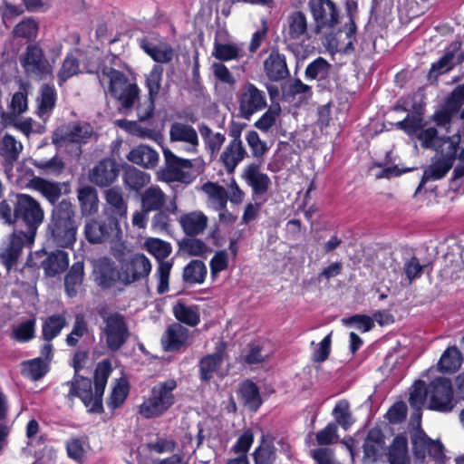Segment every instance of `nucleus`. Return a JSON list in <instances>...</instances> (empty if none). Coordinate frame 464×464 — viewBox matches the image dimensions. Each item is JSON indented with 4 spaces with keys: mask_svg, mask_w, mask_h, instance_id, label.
<instances>
[{
    "mask_svg": "<svg viewBox=\"0 0 464 464\" xmlns=\"http://www.w3.org/2000/svg\"><path fill=\"white\" fill-rule=\"evenodd\" d=\"M452 165L444 161L441 159L437 158L432 163L428 166L423 172L421 181L416 190L418 193L422 186L430 180H438L442 179L451 169Z\"/></svg>",
    "mask_w": 464,
    "mask_h": 464,
    "instance_id": "obj_46",
    "label": "nucleus"
},
{
    "mask_svg": "<svg viewBox=\"0 0 464 464\" xmlns=\"http://www.w3.org/2000/svg\"><path fill=\"white\" fill-rule=\"evenodd\" d=\"M428 400V387L423 381H416L410 392L409 402L413 412L411 417L410 426L412 435H426L420 429L421 408Z\"/></svg>",
    "mask_w": 464,
    "mask_h": 464,
    "instance_id": "obj_23",
    "label": "nucleus"
},
{
    "mask_svg": "<svg viewBox=\"0 0 464 464\" xmlns=\"http://www.w3.org/2000/svg\"><path fill=\"white\" fill-rule=\"evenodd\" d=\"M84 234L92 244L110 242L119 238L121 227L119 220L107 217L106 219H91L85 224Z\"/></svg>",
    "mask_w": 464,
    "mask_h": 464,
    "instance_id": "obj_17",
    "label": "nucleus"
},
{
    "mask_svg": "<svg viewBox=\"0 0 464 464\" xmlns=\"http://www.w3.org/2000/svg\"><path fill=\"white\" fill-rule=\"evenodd\" d=\"M90 449L87 437H73L66 443L68 457L80 464L85 460Z\"/></svg>",
    "mask_w": 464,
    "mask_h": 464,
    "instance_id": "obj_47",
    "label": "nucleus"
},
{
    "mask_svg": "<svg viewBox=\"0 0 464 464\" xmlns=\"http://www.w3.org/2000/svg\"><path fill=\"white\" fill-rule=\"evenodd\" d=\"M106 207L104 214L109 218H115L117 220L126 218L128 204L123 198L120 188H111L105 191Z\"/></svg>",
    "mask_w": 464,
    "mask_h": 464,
    "instance_id": "obj_29",
    "label": "nucleus"
},
{
    "mask_svg": "<svg viewBox=\"0 0 464 464\" xmlns=\"http://www.w3.org/2000/svg\"><path fill=\"white\" fill-rule=\"evenodd\" d=\"M127 159L134 164L152 169L159 162V154L147 145H140L129 152Z\"/></svg>",
    "mask_w": 464,
    "mask_h": 464,
    "instance_id": "obj_35",
    "label": "nucleus"
},
{
    "mask_svg": "<svg viewBox=\"0 0 464 464\" xmlns=\"http://www.w3.org/2000/svg\"><path fill=\"white\" fill-rule=\"evenodd\" d=\"M150 271V259L144 254L136 253L121 261L118 278L121 283L130 285L146 278Z\"/></svg>",
    "mask_w": 464,
    "mask_h": 464,
    "instance_id": "obj_15",
    "label": "nucleus"
},
{
    "mask_svg": "<svg viewBox=\"0 0 464 464\" xmlns=\"http://www.w3.org/2000/svg\"><path fill=\"white\" fill-rule=\"evenodd\" d=\"M308 8L314 22L316 33L334 29L340 20V10L333 0H309Z\"/></svg>",
    "mask_w": 464,
    "mask_h": 464,
    "instance_id": "obj_13",
    "label": "nucleus"
},
{
    "mask_svg": "<svg viewBox=\"0 0 464 464\" xmlns=\"http://www.w3.org/2000/svg\"><path fill=\"white\" fill-rule=\"evenodd\" d=\"M38 32V22L34 18H24L14 27L11 34L14 40L29 44L35 41Z\"/></svg>",
    "mask_w": 464,
    "mask_h": 464,
    "instance_id": "obj_37",
    "label": "nucleus"
},
{
    "mask_svg": "<svg viewBox=\"0 0 464 464\" xmlns=\"http://www.w3.org/2000/svg\"><path fill=\"white\" fill-rule=\"evenodd\" d=\"M201 189L208 195L211 206L216 210H224L226 208L228 195L222 186L208 181L202 186Z\"/></svg>",
    "mask_w": 464,
    "mask_h": 464,
    "instance_id": "obj_44",
    "label": "nucleus"
},
{
    "mask_svg": "<svg viewBox=\"0 0 464 464\" xmlns=\"http://www.w3.org/2000/svg\"><path fill=\"white\" fill-rule=\"evenodd\" d=\"M176 381L169 379L155 385L150 397L140 406V413L144 418H156L162 415L174 404L173 391Z\"/></svg>",
    "mask_w": 464,
    "mask_h": 464,
    "instance_id": "obj_6",
    "label": "nucleus"
},
{
    "mask_svg": "<svg viewBox=\"0 0 464 464\" xmlns=\"http://www.w3.org/2000/svg\"><path fill=\"white\" fill-rule=\"evenodd\" d=\"M165 166L161 170L162 179L167 182H181L188 184L195 179L191 169L193 163L190 160L175 155L169 149H163Z\"/></svg>",
    "mask_w": 464,
    "mask_h": 464,
    "instance_id": "obj_11",
    "label": "nucleus"
},
{
    "mask_svg": "<svg viewBox=\"0 0 464 464\" xmlns=\"http://www.w3.org/2000/svg\"><path fill=\"white\" fill-rule=\"evenodd\" d=\"M283 36L285 42L289 44H302L308 39V22L304 13L297 10L288 14Z\"/></svg>",
    "mask_w": 464,
    "mask_h": 464,
    "instance_id": "obj_21",
    "label": "nucleus"
},
{
    "mask_svg": "<svg viewBox=\"0 0 464 464\" xmlns=\"http://www.w3.org/2000/svg\"><path fill=\"white\" fill-rule=\"evenodd\" d=\"M140 48L156 63H168L174 57V50L168 43L153 44L146 39L140 42Z\"/></svg>",
    "mask_w": 464,
    "mask_h": 464,
    "instance_id": "obj_34",
    "label": "nucleus"
},
{
    "mask_svg": "<svg viewBox=\"0 0 464 464\" xmlns=\"http://www.w3.org/2000/svg\"><path fill=\"white\" fill-rule=\"evenodd\" d=\"M49 240L59 247H69L76 241L77 223L73 205L63 199L52 210L47 226Z\"/></svg>",
    "mask_w": 464,
    "mask_h": 464,
    "instance_id": "obj_2",
    "label": "nucleus"
},
{
    "mask_svg": "<svg viewBox=\"0 0 464 464\" xmlns=\"http://www.w3.org/2000/svg\"><path fill=\"white\" fill-rule=\"evenodd\" d=\"M118 176L115 162L111 160L100 161L90 172V180L100 187H105L112 183Z\"/></svg>",
    "mask_w": 464,
    "mask_h": 464,
    "instance_id": "obj_31",
    "label": "nucleus"
},
{
    "mask_svg": "<svg viewBox=\"0 0 464 464\" xmlns=\"http://www.w3.org/2000/svg\"><path fill=\"white\" fill-rule=\"evenodd\" d=\"M84 275V266L82 262L74 263L65 276V289L69 296H74L77 294V288L82 285Z\"/></svg>",
    "mask_w": 464,
    "mask_h": 464,
    "instance_id": "obj_49",
    "label": "nucleus"
},
{
    "mask_svg": "<svg viewBox=\"0 0 464 464\" xmlns=\"http://www.w3.org/2000/svg\"><path fill=\"white\" fill-rule=\"evenodd\" d=\"M459 143V135H453L450 138H441L435 149L439 155L438 158L453 165L454 160L457 159Z\"/></svg>",
    "mask_w": 464,
    "mask_h": 464,
    "instance_id": "obj_42",
    "label": "nucleus"
},
{
    "mask_svg": "<svg viewBox=\"0 0 464 464\" xmlns=\"http://www.w3.org/2000/svg\"><path fill=\"white\" fill-rule=\"evenodd\" d=\"M102 324L100 326V338L104 342L106 347L116 352L121 349L130 338V329L125 317L118 312H107L105 310L99 313Z\"/></svg>",
    "mask_w": 464,
    "mask_h": 464,
    "instance_id": "obj_3",
    "label": "nucleus"
},
{
    "mask_svg": "<svg viewBox=\"0 0 464 464\" xmlns=\"http://www.w3.org/2000/svg\"><path fill=\"white\" fill-rule=\"evenodd\" d=\"M463 59L464 56L460 51V43H452L443 56L431 64V68L429 72V79H437L439 75L448 72L454 66L460 63Z\"/></svg>",
    "mask_w": 464,
    "mask_h": 464,
    "instance_id": "obj_26",
    "label": "nucleus"
},
{
    "mask_svg": "<svg viewBox=\"0 0 464 464\" xmlns=\"http://www.w3.org/2000/svg\"><path fill=\"white\" fill-rule=\"evenodd\" d=\"M88 332V324L82 314H77L73 323L72 332L66 337V343L69 346H75L80 338L84 336Z\"/></svg>",
    "mask_w": 464,
    "mask_h": 464,
    "instance_id": "obj_64",
    "label": "nucleus"
},
{
    "mask_svg": "<svg viewBox=\"0 0 464 464\" xmlns=\"http://www.w3.org/2000/svg\"><path fill=\"white\" fill-rule=\"evenodd\" d=\"M390 464H408V450L406 437H394L389 449Z\"/></svg>",
    "mask_w": 464,
    "mask_h": 464,
    "instance_id": "obj_51",
    "label": "nucleus"
},
{
    "mask_svg": "<svg viewBox=\"0 0 464 464\" xmlns=\"http://www.w3.org/2000/svg\"><path fill=\"white\" fill-rule=\"evenodd\" d=\"M162 75L163 68L159 64H155L146 75V87L150 97L157 98L159 95L161 89Z\"/></svg>",
    "mask_w": 464,
    "mask_h": 464,
    "instance_id": "obj_60",
    "label": "nucleus"
},
{
    "mask_svg": "<svg viewBox=\"0 0 464 464\" xmlns=\"http://www.w3.org/2000/svg\"><path fill=\"white\" fill-rule=\"evenodd\" d=\"M93 134L92 127L87 122H72L58 128L53 134V143L58 148L68 143H86Z\"/></svg>",
    "mask_w": 464,
    "mask_h": 464,
    "instance_id": "obj_18",
    "label": "nucleus"
},
{
    "mask_svg": "<svg viewBox=\"0 0 464 464\" xmlns=\"http://www.w3.org/2000/svg\"><path fill=\"white\" fill-rule=\"evenodd\" d=\"M182 231L189 237L203 234L208 223V217L199 210L182 214L179 218Z\"/></svg>",
    "mask_w": 464,
    "mask_h": 464,
    "instance_id": "obj_30",
    "label": "nucleus"
},
{
    "mask_svg": "<svg viewBox=\"0 0 464 464\" xmlns=\"http://www.w3.org/2000/svg\"><path fill=\"white\" fill-rule=\"evenodd\" d=\"M36 258L42 259L40 266L44 269L45 276L50 277L63 273L69 266L68 253L63 250H55L51 253L38 250L30 255L26 265L31 267L37 266Z\"/></svg>",
    "mask_w": 464,
    "mask_h": 464,
    "instance_id": "obj_16",
    "label": "nucleus"
},
{
    "mask_svg": "<svg viewBox=\"0 0 464 464\" xmlns=\"http://www.w3.org/2000/svg\"><path fill=\"white\" fill-rule=\"evenodd\" d=\"M200 135L206 147L212 152L219 151L222 145L226 141V137L220 132L213 131L209 127L203 125L199 128Z\"/></svg>",
    "mask_w": 464,
    "mask_h": 464,
    "instance_id": "obj_59",
    "label": "nucleus"
},
{
    "mask_svg": "<svg viewBox=\"0 0 464 464\" xmlns=\"http://www.w3.org/2000/svg\"><path fill=\"white\" fill-rule=\"evenodd\" d=\"M95 281L103 288L112 286L118 276L114 264L111 259L103 257L98 260L95 270Z\"/></svg>",
    "mask_w": 464,
    "mask_h": 464,
    "instance_id": "obj_36",
    "label": "nucleus"
},
{
    "mask_svg": "<svg viewBox=\"0 0 464 464\" xmlns=\"http://www.w3.org/2000/svg\"><path fill=\"white\" fill-rule=\"evenodd\" d=\"M143 246L159 262L155 274L159 281L157 290L159 294H164L169 290V274L173 265L171 261L165 259L171 254L172 246L169 242L157 237H148Z\"/></svg>",
    "mask_w": 464,
    "mask_h": 464,
    "instance_id": "obj_8",
    "label": "nucleus"
},
{
    "mask_svg": "<svg viewBox=\"0 0 464 464\" xmlns=\"http://www.w3.org/2000/svg\"><path fill=\"white\" fill-rule=\"evenodd\" d=\"M207 275V267L202 261L192 260L183 271V279L189 284H201L204 282Z\"/></svg>",
    "mask_w": 464,
    "mask_h": 464,
    "instance_id": "obj_54",
    "label": "nucleus"
},
{
    "mask_svg": "<svg viewBox=\"0 0 464 464\" xmlns=\"http://www.w3.org/2000/svg\"><path fill=\"white\" fill-rule=\"evenodd\" d=\"M15 198L17 224L24 226V232L29 234V237H36L37 230L44 219V211L41 204L24 193L16 194Z\"/></svg>",
    "mask_w": 464,
    "mask_h": 464,
    "instance_id": "obj_7",
    "label": "nucleus"
},
{
    "mask_svg": "<svg viewBox=\"0 0 464 464\" xmlns=\"http://www.w3.org/2000/svg\"><path fill=\"white\" fill-rule=\"evenodd\" d=\"M247 156L243 143L229 141L220 155V160L228 173L234 172L237 166Z\"/></svg>",
    "mask_w": 464,
    "mask_h": 464,
    "instance_id": "obj_33",
    "label": "nucleus"
},
{
    "mask_svg": "<svg viewBox=\"0 0 464 464\" xmlns=\"http://www.w3.org/2000/svg\"><path fill=\"white\" fill-rule=\"evenodd\" d=\"M190 339V332L179 323L170 324L161 337V344L167 352H177L186 347Z\"/></svg>",
    "mask_w": 464,
    "mask_h": 464,
    "instance_id": "obj_27",
    "label": "nucleus"
},
{
    "mask_svg": "<svg viewBox=\"0 0 464 464\" xmlns=\"http://www.w3.org/2000/svg\"><path fill=\"white\" fill-rule=\"evenodd\" d=\"M237 102L238 113L245 120H250L254 114L267 107L266 92L249 82L239 89Z\"/></svg>",
    "mask_w": 464,
    "mask_h": 464,
    "instance_id": "obj_10",
    "label": "nucleus"
},
{
    "mask_svg": "<svg viewBox=\"0 0 464 464\" xmlns=\"http://www.w3.org/2000/svg\"><path fill=\"white\" fill-rule=\"evenodd\" d=\"M166 194L158 186H150L141 194V208L150 211H159L166 203Z\"/></svg>",
    "mask_w": 464,
    "mask_h": 464,
    "instance_id": "obj_41",
    "label": "nucleus"
},
{
    "mask_svg": "<svg viewBox=\"0 0 464 464\" xmlns=\"http://www.w3.org/2000/svg\"><path fill=\"white\" fill-rule=\"evenodd\" d=\"M169 140L180 144V149L188 153H197L199 145L196 129L187 123L175 121L169 127Z\"/></svg>",
    "mask_w": 464,
    "mask_h": 464,
    "instance_id": "obj_19",
    "label": "nucleus"
},
{
    "mask_svg": "<svg viewBox=\"0 0 464 464\" xmlns=\"http://www.w3.org/2000/svg\"><path fill=\"white\" fill-rule=\"evenodd\" d=\"M243 47L237 44L215 43L213 56L219 61H231L243 56Z\"/></svg>",
    "mask_w": 464,
    "mask_h": 464,
    "instance_id": "obj_53",
    "label": "nucleus"
},
{
    "mask_svg": "<svg viewBox=\"0 0 464 464\" xmlns=\"http://www.w3.org/2000/svg\"><path fill=\"white\" fill-rule=\"evenodd\" d=\"M173 314L179 322L189 326H196L199 323V313L196 306L179 302L173 306Z\"/></svg>",
    "mask_w": 464,
    "mask_h": 464,
    "instance_id": "obj_50",
    "label": "nucleus"
},
{
    "mask_svg": "<svg viewBox=\"0 0 464 464\" xmlns=\"http://www.w3.org/2000/svg\"><path fill=\"white\" fill-rule=\"evenodd\" d=\"M38 102V115L46 120L54 108L56 102V91L53 86L44 84L41 87Z\"/></svg>",
    "mask_w": 464,
    "mask_h": 464,
    "instance_id": "obj_45",
    "label": "nucleus"
},
{
    "mask_svg": "<svg viewBox=\"0 0 464 464\" xmlns=\"http://www.w3.org/2000/svg\"><path fill=\"white\" fill-rule=\"evenodd\" d=\"M101 84L108 82V92L117 99L125 109L131 108L139 97V87L128 81L125 74L112 67H103L99 74Z\"/></svg>",
    "mask_w": 464,
    "mask_h": 464,
    "instance_id": "obj_4",
    "label": "nucleus"
},
{
    "mask_svg": "<svg viewBox=\"0 0 464 464\" xmlns=\"http://www.w3.org/2000/svg\"><path fill=\"white\" fill-rule=\"evenodd\" d=\"M66 325V319L63 314H54L46 318L43 325V337L50 342L55 338Z\"/></svg>",
    "mask_w": 464,
    "mask_h": 464,
    "instance_id": "obj_55",
    "label": "nucleus"
},
{
    "mask_svg": "<svg viewBox=\"0 0 464 464\" xmlns=\"http://www.w3.org/2000/svg\"><path fill=\"white\" fill-rule=\"evenodd\" d=\"M26 446L23 448V452L34 455L39 459L51 460L55 457V451L48 448L44 437H27Z\"/></svg>",
    "mask_w": 464,
    "mask_h": 464,
    "instance_id": "obj_43",
    "label": "nucleus"
},
{
    "mask_svg": "<svg viewBox=\"0 0 464 464\" xmlns=\"http://www.w3.org/2000/svg\"><path fill=\"white\" fill-rule=\"evenodd\" d=\"M273 437H262L260 446L255 451L256 464H273L276 459V451L273 445Z\"/></svg>",
    "mask_w": 464,
    "mask_h": 464,
    "instance_id": "obj_56",
    "label": "nucleus"
},
{
    "mask_svg": "<svg viewBox=\"0 0 464 464\" xmlns=\"http://www.w3.org/2000/svg\"><path fill=\"white\" fill-rule=\"evenodd\" d=\"M241 400L246 407L256 411L261 403V396L257 386L250 381H245L239 390Z\"/></svg>",
    "mask_w": 464,
    "mask_h": 464,
    "instance_id": "obj_48",
    "label": "nucleus"
},
{
    "mask_svg": "<svg viewBox=\"0 0 464 464\" xmlns=\"http://www.w3.org/2000/svg\"><path fill=\"white\" fill-rule=\"evenodd\" d=\"M222 362V351L218 350L213 354L205 356L199 363L200 377L204 381H208L212 378L213 373L216 372L218 366Z\"/></svg>",
    "mask_w": 464,
    "mask_h": 464,
    "instance_id": "obj_58",
    "label": "nucleus"
},
{
    "mask_svg": "<svg viewBox=\"0 0 464 464\" xmlns=\"http://www.w3.org/2000/svg\"><path fill=\"white\" fill-rule=\"evenodd\" d=\"M111 372L109 362H99L94 373V393L92 391V382L88 378L77 377L72 382H65L63 386L69 388V396H77L82 400L88 411L100 412L102 409V397Z\"/></svg>",
    "mask_w": 464,
    "mask_h": 464,
    "instance_id": "obj_1",
    "label": "nucleus"
},
{
    "mask_svg": "<svg viewBox=\"0 0 464 464\" xmlns=\"http://www.w3.org/2000/svg\"><path fill=\"white\" fill-rule=\"evenodd\" d=\"M332 416L334 421L329 422L317 435H336L338 427H341L343 431L346 432L355 422L350 402L347 400H340L335 403L332 411Z\"/></svg>",
    "mask_w": 464,
    "mask_h": 464,
    "instance_id": "obj_20",
    "label": "nucleus"
},
{
    "mask_svg": "<svg viewBox=\"0 0 464 464\" xmlns=\"http://www.w3.org/2000/svg\"><path fill=\"white\" fill-rule=\"evenodd\" d=\"M19 61L24 72L31 78L43 80L53 72V66L45 58L42 48L36 44H29Z\"/></svg>",
    "mask_w": 464,
    "mask_h": 464,
    "instance_id": "obj_12",
    "label": "nucleus"
},
{
    "mask_svg": "<svg viewBox=\"0 0 464 464\" xmlns=\"http://www.w3.org/2000/svg\"><path fill=\"white\" fill-rule=\"evenodd\" d=\"M30 188L39 192L51 204H54L62 195L59 183L51 182L39 177L31 179Z\"/></svg>",
    "mask_w": 464,
    "mask_h": 464,
    "instance_id": "obj_40",
    "label": "nucleus"
},
{
    "mask_svg": "<svg viewBox=\"0 0 464 464\" xmlns=\"http://www.w3.org/2000/svg\"><path fill=\"white\" fill-rule=\"evenodd\" d=\"M429 409L450 412L455 407L451 382L444 377L432 381L428 386Z\"/></svg>",
    "mask_w": 464,
    "mask_h": 464,
    "instance_id": "obj_14",
    "label": "nucleus"
},
{
    "mask_svg": "<svg viewBox=\"0 0 464 464\" xmlns=\"http://www.w3.org/2000/svg\"><path fill=\"white\" fill-rule=\"evenodd\" d=\"M312 95L311 87L302 82L299 79H295L289 82L284 89V96L289 100L299 96L300 100H306Z\"/></svg>",
    "mask_w": 464,
    "mask_h": 464,
    "instance_id": "obj_61",
    "label": "nucleus"
},
{
    "mask_svg": "<svg viewBox=\"0 0 464 464\" xmlns=\"http://www.w3.org/2000/svg\"><path fill=\"white\" fill-rule=\"evenodd\" d=\"M464 103V84L458 85L448 97L444 106L434 116V121L439 127L450 130L451 120L458 115Z\"/></svg>",
    "mask_w": 464,
    "mask_h": 464,
    "instance_id": "obj_22",
    "label": "nucleus"
},
{
    "mask_svg": "<svg viewBox=\"0 0 464 464\" xmlns=\"http://www.w3.org/2000/svg\"><path fill=\"white\" fill-rule=\"evenodd\" d=\"M414 455L419 459L430 456L437 464H443L444 447L440 440H431L430 437H412Z\"/></svg>",
    "mask_w": 464,
    "mask_h": 464,
    "instance_id": "obj_25",
    "label": "nucleus"
},
{
    "mask_svg": "<svg viewBox=\"0 0 464 464\" xmlns=\"http://www.w3.org/2000/svg\"><path fill=\"white\" fill-rule=\"evenodd\" d=\"M242 178L251 187L255 198L265 195L271 185L270 178L262 172L260 167L256 164L246 166L242 173Z\"/></svg>",
    "mask_w": 464,
    "mask_h": 464,
    "instance_id": "obj_28",
    "label": "nucleus"
},
{
    "mask_svg": "<svg viewBox=\"0 0 464 464\" xmlns=\"http://www.w3.org/2000/svg\"><path fill=\"white\" fill-rule=\"evenodd\" d=\"M47 371V363L42 358H35L23 363L24 373L34 381L44 377Z\"/></svg>",
    "mask_w": 464,
    "mask_h": 464,
    "instance_id": "obj_62",
    "label": "nucleus"
},
{
    "mask_svg": "<svg viewBox=\"0 0 464 464\" xmlns=\"http://www.w3.org/2000/svg\"><path fill=\"white\" fill-rule=\"evenodd\" d=\"M101 84L108 82V92L117 99L125 109L131 108L139 97V87L128 81L125 74L112 67H103L99 74Z\"/></svg>",
    "mask_w": 464,
    "mask_h": 464,
    "instance_id": "obj_5",
    "label": "nucleus"
},
{
    "mask_svg": "<svg viewBox=\"0 0 464 464\" xmlns=\"http://www.w3.org/2000/svg\"><path fill=\"white\" fill-rule=\"evenodd\" d=\"M24 150L23 143L9 133L0 139V161L5 173L12 172Z\"/></svg>",
    "mask_w": 464,
    "mask_h": 464,
    "instance_id": "obj_24",
    "label": "nucleus"
},
{
    "mask_svg": "<svg viewBox=\"0 0 464 464\" xmlns=\"http://www.w3.org/2000/svg\"><path fill=\"white\" fill-rule=\"evenodd\" d=\"M123 179L129 189L139 191L150 182V177L148 173L130 167L125 170Z\"/></svg>",
    "mask_w": 464,
    "mask_h": 464,
    "instance_id": "obj_52",
    "label": "nucleus"
},
{
    "mask_svg": "<svg viewBox=\"0 0 464 464\" xmlns=\"http://www.w3.org/2000/svg\"><path fill=\"white\" fill-rule=\"evenodd\" d=\"M383 437H366L363 443V461L370 464L375 461L383 450Z\"/></svg>",
    "mask_w": 464,
    "mask_h": 464,
    "instance_id": "obj_57",
    "label": "nucleus"
},
{
    "mask_svg": "<svg viewBox=\"0 0 464 464\" xmlns=\"http://www.w3.org/2000/svg\"><path fill=\"white\" fill-rule=\"evenodd\" d=\"M77 198L80 203L82 216H91L99 209L97 190L91 186H84L77 190Z\"/></svg>",
    "mask_w": 464,
    "mask_h": 464,
    "instance_id": "obj_38",
    "label": "nucleus"
},
{
    "mask_svg": "<svg viewBox=\"0 0 464 464\" xmlns=\"http://www.w3.org/2000/svg\"><path fill=\"white\" fill-rule=\"evenodd\" d=\"M265 72L270 81L277 82L289 75L285 57L277 52H272L264 63Z\"/></svg>",
    "mask_w": 464,
    "mask_h": 464,
    "instance_id": "obj_32",
    "label": "nucleus"
},
{
    "mask_svg": "<svg viewBox=\"0 0 464 464\" xmlns=\"http://www.w3.org/2000/svg\"><path fill=\"white\" fill-rule=\"evenodd\" d=\"M34 240L35 237H29V234L22 229H15L3 240L0 246V260L7 271L17 264L24 248L32 247Z\"/></svg>",
    "mask_w": 464,
    "mask_h": 464,
    "instance_id": "obj_9",
    "label": "nucleus"
},
{
    "mask_svg": "<svg viewBox=\"0 0 464 464\" xmlns=\"http://www.w3.org/2000/svg\"><path fill=\"white\" fill-rule=\"evenodd\" d=\"M281 112L279 105L270 106L265 113L255 122L254 126L263 132H267L276 123Z\"/></svg>",
    "mask_w": 464,
    "mask_h": 464,
    "instance_id": "obj_63",
    "label": "nucleus"
},
{
    "mask_svg": "<svg viewBox=\"0 0 464 464\" xmlns=\"http://www.w3.org/2000/svg\"><path fill=\"white\" fill-rule=\"evenodd\" d=\"M462 360V354L458 347L450 346L441 354L437 369L442 373H453L460 368Z\"/></svg>",
    "mask_w": 464,
    "mask_h": 464,
    "instance_id": "obj_39",
    "label": "nucleus"
}]
</instances>
